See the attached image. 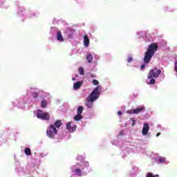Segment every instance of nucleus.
I'll return each mask as SVG.
<instances>
[{"label":"nucleus","instance_id":"obj_23","mask_svg":"<svg viewBox=\"0 0 177 177\" xmlns=\"http://www.w3.org/2000/svg\"><path fill=\"white\" fill-rule=\"evenodd\" d=\"M133 60L132 57H129V58L127 59V62L128 63H131V62Z\"/></svg>","mask_w":177,"mask_h":177},{"label":"nucleus","instance_id":"obj_24","mask_svg":"<svg viewBox=\"0 0 177 177\" xmlns=\"http://www.w3.org/2000/svg\"><path fill=\"white\" fill-rule=\"evenodd\" d=\"M145 67H146V65L142 64V65H141L140 68H141V70H143V68H145Z\"/></svg>","mask_w":177,"mask_h":177},{"label":"nucleus","instance_id":"obj_25","mask_svg":"<svg viewBox=\"0 0 177 177\" xmlns=\"http://www.w3.org/2000/svg\"><path fill=\"white\" fill-rule=\"evenodd\" d=\"M122 114V112H121V111H119L118 112V115H121Z\"/></svg>","mask_w":177,"mask_h":177},{"label":"nucleus","instance_id":"obj_22","mask_svg":"<svg viewBox=\"0 0 177 177\" xmlns=\"http://www.w3.org/2000/svg\"><path fill=\"white\" fill-rule=\"evenodd\" d=\"M93 85H99V81H97L96 80H93Z\"/></svg>","mask_w":177,"mask_h":177},{"label":"nucleus","instance_id":"obj_28","mask_svg":"<svg viewBox=\"0 0 177 177\" xmlns=\"http://www.w3.org/2000/svg\"><path fill=\"white\" fill-rule=\"evenodd\" d=\"M91 77H93V78H95V77H96V75H91Z\"/></svg>","mask_w":177,"mask_h":177},{"label":"nucleus","instance_id":"obj_29","mask_svg":"<svg viewBox=\"0 0 177 177\" xmlns=\"http://www.w3.org/2000/svg\"><path fill=\"white\" fill-rule=\"evenodd\" d=\"M74 80H75V77H73V81H74Z\"/></svg>","mask_w":177,"mask_h":177},{"label":"nucleus","instance_id":"obj_20","mask_svg":"<svg viewBox=\"0 0 177 177\" xmlns=\"http://www.w3.org/2000/svg\"><path fill=\"white\" fill-rule=\"evenodd\" d=\"M147 177H158V175H153V173H147Z\"/></svg>","mask_w":177,"mask_h":177},{"label":"nucleus","instance_id":"obj_21","mask_svg":"<svg viewBox=\"0 0 177 177\" xmlns=\"http://www.w3.org/2000/svg\"><path fill=\"white\" fill-rule=\"evenodd\" d=\"M159 162L162 164V162H165V158H159Z\"/></svg>","mask_w":177,"mask_h":177},{"label":"nucleus","instance_id":"obj_15","mask_svg":"<svg viewBox=\"0 0 177 177\" xmlns=\"http://www.w3.org/2000/svg\"><path fill=\"white\" fill-rule=\"evenodd\" d=\"M82 111H84V106H80L77 108V114H82Z\"/></svg>","mask_w":177,"mask_h":177},{"label":"nucleus","instance_id":"obj_7","mask_svg":"<svg viewBox=\"0 0 177 177\" xmlns=\"http://www.w3.org/2000/svg\"><path fill=\"white\" fill-rule=\"evenodd\" d=\"M66 129L70 133H73V132H75V129H77V125L71 124V122H68L66 123Z\"/></svg>","mask_w":177,"mask_h":177},{"label":"nucleus","instance_id":"obj_16","mask_svg":"<svg viewBox=\"0 0 177 177\" xmlns=\"http://www.w3.org/2000/svg\"><path fill=\"white\" fill-rule=\"evenodd\" d=\"M25 154H26V156H31V149H30V148L25 149Z\"/></svg>","mask_w":177,"mask_h":177},{"label":"nucleus","instance_id":"obj_2","mask_svg":"<svg viewBox=\"0 0 177 177\" xmlns=\"http://www.w3.org/2000/svg\"><path fill=\"white\" fill-rule=\"evenodd\" d=\"M62 120H56L54 124H50L46 130V135L50 139H53L58 133L57 129L62 127Z\"/></svg>","mask_w":177,"mask_h":177},{"label":"nucleus","instance_id":"obj_12","mask_svg":"<svg viewBox=\"0 0 177 177\" xmlns=\"http://www.w3.org/2000/svg\"><path fill=\"white\" fill-rule=\"evenodd\" d=\"M72 172H74L78 176H81L82 174V171L81 170V169H75L74 170H72Z\"/></svg>","mask_w":177,"mask_h":177},{"label":"nucleus","instance_id":"obj_1","mask_svg":"<svg viewBox=\"0 0 177 177\" xmlns=\"http://www.w3.org/2000/svg\"><path fill=\"white\" fill-rule=\"evenodd\" d=\"M158 49V46L156 43H151L147 48V50L145 53L144 57V63L145 64H149L150 63V61L153 58V56H154V53L157 52V50Z\"/></svg>","mask_w":177,"mask_h":177},{"label":"nucleus","instance_id":"obj_19","mask_svg":"<svg viewBox=\"0 0 177 177\" xmlns=\"http://www.w3.org/2000/svg\"><path fill=\"white\" fill-rule=\"evenodd\" d=\"M38 95H39V93L38 92L32 93V96L34 97V99H37V97H38Z\"/></svg>","mask_w":177,"mask_h":177},{"label":"nucleus","instance_id":"obj_9","mask_svg":"<svg viewBox=\"0 0 177 177\" xmlns=\"http://www.w3.org/2000/svg\"><path fill=\"white\" fill-rule=\"evenodd\" d=\"M84 45L86 48L89 46V37H88V35L84 36Z\"/></svg>","mask_w":177,"mask_h":177},{"label":"nucleus","instance_id":"obj_13","mask_svg":"<svg viewBox=\"0 0 177 177\" xmlns=\"http://www.w3.org/2000/svg\"><path fill=\"white\" fill-rule=\"evenodd\" d=\"M75 121H80V120H82V115H80V113H77L75 117H74Z\"/></svg>","mask_w":177,"mask_h":177},{"label":"nucleus","instance_id":"obj_5","mask_svg":"<svg viewBox=\"0 0 177 177\" xmlns=\"http://www.w3.org/2000/svg\"><path fill=\"white\" fill-rule=\"evenodd\" d=\"M146 111V107L144 106H139L136 109L127 111L129 114H139V113H145Z\"/></svg>","mask_w":177,"mask_h":177},{"label":"nucleus","instance_id":"obj_3","mask_svg":"<svg viewBox=\"0 0 177 177\" xmlns=\"http://www.w3.org/2000/svg\"><path fill=\"white\" fill-rule=\"evenodd\" d=\"M100 95L99 86H97L87 97L85 103L86 107H88V109H92L93 106V102L97 99H99Z\"/></svg>","mask_w":177,"mask_h":177},{"label":"nucleus","instance_id":"obj_10","mask_svg":"<svg viewBox=\"0 0 177 177\" xmlns=\"http://www.w3.org/2000/svg\"><path fill=\"white\" fill-rule=\"evenodd\" d=\"M57 41H59V42H63V41H64V39L63 38V35H62L61 31H58L57 32Z\"/></svg>","mask_w":177,"mask_h":177},{"label":"nucleus","instance_id":"obj_8","mask_svg":"<svg viewBox=\"0 0 177 177\" xmlns=\"http://www.w3.org/2000/svg\"><path fill=\"white\" fill-rule=\"evenodd\" d=\"M150 129V127L149 126V123H144L143 128L142 130V133L144 136L147 135L149 130Z\"/></svg>","mask_w":177,"mask_h":177},{"label":"nucleus","instance_id":"obj_17","mask_svg":"<svg viewBox=\"0 0 177 177\" xmlns=\"http://www.w3.org/2000/svg\"><path fill=\"white\" fill-rule=\"evenodd\" d=\"M47 104H48V103L46 102V101L43 100L41 102V107H42V109H45V107H46Z\"/></svg>","mask_w":177,"mask_h":177},{"label":"nucleus","instance_id":"obj_26","mask_svg":"<svg viewBox=\"0 0 177 177\" xmlns=\"http://www.w3.org/2000/svg\"><path fill=\"white\" fill-rule=\"evenodd\" d=\"M136 124V121L133 120L132 127H134Z\"/></svg>","mask_w":177,"mask_h":177},{"label":"nucleus","instance_id":"obj_14","mask_svg":"<svg viewBox=\"0 0 177 177\" xmlns=\"http://www.w3.org/2000/svg\"><path fill=\"white\" fill-rule=\"evenodd\" d=\"M86 60H88V63H92V60H93V57L91 54L87 55Z\"/></svg>","mask_w":177,"mask_h":177},{"label":"nucleus","instance_id":"obj_18","mask_svg":"<svg viewBox=\"0 0 177 177\" xmlns=\"http://www.w3.org/2000/svg\"><path fill=\"white\" fill-rule=\"evenodd\" d=\"M79 74H80V75H84V68L82 67L79 68Z\"/></svg>","mask_w":177,"mask_h":177},{"label":"nucleus","instance_id":"obj_11","mask_svg":"<svg viewBox=\"0 0 177 177\" xmlns=\"http://www.w3.org/2000/svg\"><path fill=\"white\" fill-rule=\"evenodd\" d=\"M81 85H82V82H77L73 84V88L75 91H78L81 88Z\"/></svg>","mask_w":177,"mask_h":177},{"label":"nucleus","instance_id":"obj_4","mask_svg":"<svg viewBox=\"0 0 177 177\" xmlns=\"http://www.w3.org/2000/svg\"><path fill=\"white\" fill-rule=\"evenodd\" d=\"M161 74V70L158 69L157 72H154V70H151L148 73V80H151L149 82H147L148 85H154L156 84V80L153 78H158V75Z\"/></svg>","mask_w":177,"mask_h":177},{"label":"nucleus","instance_id":"obj_6","mask_svg":"<svg viewBox=\"0 0 177 177\" xmlns=\"http://www.w3.org/2000/svg\"><path fill=\"white\" fill-rule=\"evenodd\" d=\"M37 117L39 120H43L44 121H49V120H50V115L49 113H37Z\"/></svg>","mask_w":177,"mask_h":177},{"label":"nucleus","instance_id":"obj_27","mask_svg":"<svg viewBox=\"0 0 177 177\" xmlns=\"http://www.w3.org/2000/svg\"><path fill=\"white\" fill-rule=\"evenodd\" d=\"M160 135H161V133H158L156 134V137L158 138V136H160Z\"/></svg>","mask_w":177,"mask_h":177}]
</instances>
